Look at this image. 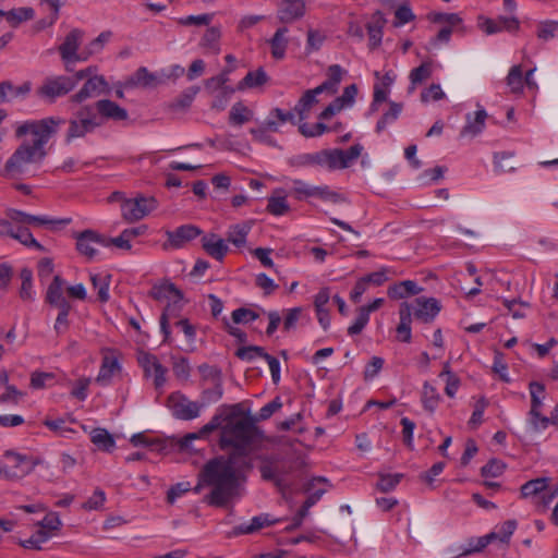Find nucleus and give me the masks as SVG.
<instances>
[{
	"mask_svg": "<svg viewBox=\"0 0 558 558\" xmlns=\"http://www.w3.org/2000/svg\"><path fill=\"white\" fill-rule=\"evenodd\" d=\"M64 121L60 118H45L41 120L25 121L15 129L16 137L31 134L32 143L24 141L7 160L2 175L8 179H20L27 173L32 163H38L47 155L45 145L57 132V128Z\"/></svg>",
	"mask_w": 558,
	"mask_h": 558,
	"instance_id": "f257e3e1",
	"label": "nucleus"
},
{
	"mask_svg": "<svg viewBox=\"0 0 558 558\" xmlns=\"http://www.w3.org/2000/svg\"><path fill=\"white\" fill-rule=\"evenodd\" d=\"M204 486L211 488L205 497L209 505L227 506L235 496L239 486L233 463L223 457L209 460L198 474L195 492L198 493Z\"/></svg>",
	"mask_w": 558,
	"mask_h": 558,
	"instance_id": "f03ea898",
	"label": "nucleus"
},
{
	"mask_svg": "<svg viewBox=\"0 0 558 558\" xmlns=\"http://www.w3.org/2000/svg\"><path fill=\"white\" fill-rule=\"evenodd\" d=\"M362 151V146L356 144L349 149L339 148L323 149L313 154H301L290 158L289 163L292 167H319L327 170H337L348 168L356 160Z\"/></svg>",
	"mask_w": 558,
	"mask_h": 558,
	"instance_id": "7ed1b4c3",
	"label": "nucleus"
},
{
	"mask_svg": "<svg viewBox=\"0 0 558 558\" xmlns=\"http://www.w3.org/2000/svg\"><path fill=\"white\" fill-rule=\"evenodd\" d=\"M220 428L222 447H246L254 440L256 434L255 422L252 417L235 420L233 413L222 416Z\"/></svg>",
	"mask_w": 558,
	"mask_h": 558,
	"instance_id": "20e7f679",
	"label": "nucleus"
},
{
	"mask_svg": "<svg viewBox=\"0 0 558 558\" xmlns=\"http://www.w3.org/2000/svg\"><path fill=\"white\" fill-rule=\"evenodd\" d=\"M64 283L65 280L61 278V276L56 275L51 283L48 286L45 296L46 303L59 311L53 326L57 335L65 332L70 326L68 317L72 310V305L64 295Z\"/></svg>",
	"mask_w": 558,
	"mask_h": 558,
	"instance_id": "39448f33",
	"label": "nucleus"
},
{
	"mask_svg": "<svg viewBox=\"0 0 558 558\" xmlns=\"http://www.w3.org/2000/svg\"><path fill=\"white\" fill-rule=\"evenodd\" d=\"M102 122L98 119L97 113L90 106L80 108L73 118L69 121V130L66 132V142L76 137H83L85 134L93 132L100 126Z\"/></svg>",
	"mask_w": 558,
	"mask_h": 558,
	"instance_id": "423d86ee",
	"label": "nucleus"
},
{
	"mask_svg": "<svg viewBox=\"0 0 558 558\" xmlns=\"http://www.w3.org/2000/svg\"><path fill=\"white\" fill-rule=\"evenodd\" d=\"M514 532V525H507L500 531L490 532L484 536L472 537L465 545L460 546L459 556H466L473 553L481 551L488 544H498L501 546L508 545L512 534Z\"/></svg>",
	"mask_w": 558,
	"mask_h": 558,
	"instance_id": "0eeeda50",
	"label": "nucleus"
},
{
	"mask_svg": "<svg viewBox=\"0 0 558 558\" xmlns=\"http://www.w3.org/2000/svg\"><path fill=\"white\" fill-rule=\"evenodd\" d=\"M167 407L175 418L192 421L201 415L204 404L192 401L182 392L175 391L167 398Z\"/></svg>",
	"mask_w": 558,
	"mask_h": 558,
	"instance_id": "6e6552de",
	"label": "nucleus"
},
{
	"mask_svg": "<svg viewBox=\"0 0 558 558\" xmlns=\"http://www.w3.org/2000/svg\"><path fill=\"white\" fill-rule=\"evenodd\" d=\"M4 458L9 462L4 468V475L8 478H22L41 463L39 458L21 454L12 450L5 451Z\"/></svg>",
	"mask_w": 558,
	"mask_h": 558,
	"instance_id": "1a4fd4ad",
	"label": "nucleus"
},
{
	"mask_svg": "<svg viewBox=\"0 0 558 558\" xmlns=\"http://www.w3.org/2000/svg\"><path fill=\"white\" fill-rule=\"evenodd\" d=\"M29 531L26 533L28 537L19 538L17 543L33 550H41L43 545L50 538L60 534L61 525H26Z\"/></svg>",
	"mask_w": 558,
	"mask_h": 558,
	"instance_id": "9d476101",
	"label": "nucleus"
},
{
	"mask_svg": "<svg viewBox=\"0 0 558 558\" xmlns=\"http://www.w3.org/2000/svg\"><path fill=\"white\" fill-rule=\"evenodd\" d=\"M156 207L157 201L154 197H137L123 201L121 213L126 221L134 222L143 219L150 211L156 209Z\"/></svg>",
	"mask_w": 558,
	"mask_h": 558,
	"instance_id": "9b49d317",
	"label": "nucleus"
},
{
	"mask_svg": "<svg viewBox=\"0 0 558 558\" xmlns=\"http://www.w3.org/2000/svg\"><path fill=\"white\" fill-rule=\"evenodd\" d=\"M202 234V230L193 225H184L173 231H166L167 241L162 244L165 251L183 247L186 243Z\"/></svg>",
	"mask_w": 558,
	"mask_h": 558,
	"instance_id": "f8f14e48",
	"label": "nucleus"
},
{
	"mask_svg": "<svg viewBox=\"0 0 558 558\" xmlns=\"http://www.w3.org/2000/svg\"><path fill=\"white\" fill-rule=\"evenodd\" d=\"M84 33L78 28L72 29L64 38V41L59 47V52L61 58L66 63L72 61H85L87 60V56L77 53L80 45L82 43Z\"/></svg>",
	"mask_w": 558,
	"mask_h": 558,
	"instance_id": "ddd939ff",
	"label": "nucleus"
},
{
	"mask_svg": "<svg viewBox=\"0 0 558 558\" xmlns=\"http://www.w3.org/2000/svg\"><path fill=\"white\" fill-rule=\"evenodd\" d=\"M76 82L74 78L69 76L48 78L39 88L38 94L43 97L54 99L57 97L66 95L74 88Z\"/></svg>",
	"mask_w": 558,
	"mask_h": 558,
	"instance_id": "4468645a",
	"label": "nucleus"
},
{
	"mask_svg": "<svg viewBox=\"0 0 558 558\" xmlns=\"http://www.w3.org/2000/svg\"><path fill=\"white\" fill-rule=\"evenodd\" d=\"M74 236L76 239L77 251L88 259L94 258L97 254V250L92 245L93 243H97L102 246H109V241H107V238L89 229L75 233Z\"/></svg>",
	"mask_w": 558,
	"mask_h": 558,
	"instance_id": "2eb2a0df",
	"label": "nucleus"
},
{
	"mask_svg": "<svg viewBox=\"0 0 558 558\" xmlns=\"http://www.w3.org/2000/svg\"><path fill=\"white\" fill-rule=\"evenodd\" d=\"M305 0H279L277 19L280 23L291 24L305 15Z\"/></svg>",
	"mask_w": 558,
	"mask_h": 558,
	"instance_id": "dca6fc26",
	"label": "nucleus"
},
{
	"mask_svg": "<svg viewBox=\"0 0 558 558\" xmlns=\"http://www.w3.org/2000/svg\"><path fill=\"white\" fill-rule=\"evenodd\" d=\"M108 88V83L101 75L90 76L82 88L71 97L73 102L81 104L89 98H95L104 94Z\"/></svg>",
	"mask_w": 558,
	"mask_h": 558,
	"instance_id": "f3484780",
	"label": "nucleus"
},
{
	"mask_svg": "<svg viewBox=\"0 0 558 558\" xmlns=\"http://www.w3.org/2000/svg\"><path fill=\"white\" fill-rule=\"evenodd\" d=\"M411 306V316L413 315L416 319L428 323L434 319V317L440 311V305L438 301L434 298H417L413 301V303H409Z\"/></svg>",
	"mask_w": 558,
	"mask_h": 558,
	"instance_id": "a211bd4d",
	"label": "nucleus"
},
{
	"mask_svg": "<svg viewBox=\"0 0 558 558\" xmlns=\"http://www.w3.org/2000/svg\"><path fill=\"white\" fill-rule=\"evenodd\" d=\"M520 23L515 17L499 16L498 19H478V27L487 35H493L502 31L515 32Z\"/></svg>",
	"mask_w": 558,
	"mask_h": 558,
	"instance_id": "6ab92c4d",
	"label": "nucleus"
},
{
	"mask_svg": "<svg viewBox=\"0 0 558 558\" xmlns=\"http://www.w3.org/2000/svg\"><path fill=\"white\" fill-rule=\"evenodd\" d=\"M94 110L97 111V117L101 122L102 120L124 121L129 118V113L124 108L109 99L98 100L95 104Z\"/></svg>",
	"mask_w": 558,
	"mask_h": 558,
	"instance_id": "aec40b11",
	"label": "nucleus"
},
{
	"mask_svg": "<svg viewBox=\"0 0 558 558\" xmlns=\"http://www.w3.org/2000/svg\"><path fill=\"white\" fill-rule=\"evenodd\" d=\"M162 83V80L155 73L148 71L147 68H138L133 75L126 78L123 86L125 88L143 87L151 88Z\"/></svg>",
	"mask_w": 558,
	"mask_h": 558,
	"instance_id": "412c9836",
	"label": "nucleus"
},
{
	"mask_svg": "<svg viewBox=\"0 0 558 558\" xmlns=\"http://www.w3.org/2000/svg\"><path fill=\"white\" fill-rule=\"evenodd\" d=\"M146 375H154V385L160 388L166 383L167 368L163 367L156 355L146 353L140 360Z\"/></svg>",
	"mask_w": 558,
	"mask_h": 558,
	"instance_id": "4be33fe9",
	"label": "nucleus"
},
{
	"mask_svg": "<svg viewBox=\"0 0 558 558\" xmlns=\"http://www.w3.org/2000/svg\"><path fill=\"white\" fill-rule=\"evenodd\" d=\"M121 366L113 352L107 350L102 356L101 366L96 377V381L100 385H108L111 381L112 376L120 372Z\"/></svg>",
	"mask_w": 558,
	"mask_h": 558,
	"instance_id": "5701e85b",
	"label": "nucleus"
},
{
	"mask_svg": "<svg viewBox=\"0 0 558 558\" xmlns=\"http://www.w3.org/2000/svg\"><path fill=\"white\" fill-rule=\"evenodd\" d=\"M149 295L157 301H167L168 303L183 301V293L171 282L154 286Z\"/></svg>",
	"mask_w": 558,
	"mask_h": 558,
	"instance_id": "b1692460",
	"label": "nucleus"
},
{
	"mask_svg": "<svg viewBox=\"0 0 558 558\" xmlns=\"http://www.w3.org/2000/svg\"><path fill=\"white\" fill-rule=\"evenodd\" d=\"M199 372L204 379L211 380L214 385L213 391H205V393L210 395L211 400L217 401L222 397V384H221V371L216 366H210L207 364H203L199 366Z\"/></svg>",
	"mask_w": 558,
	"mask_h": 558,
	"instance_id": "393cba45",
	"label": "nucleus"
},
{
	"mask_svg": "<svg viewBox=\"0 0 558 558\" xmlns=\"http://www.w3.org/2000/svg\"><path fill=\"white\" fill-rule=\"evenodd\" d=\"M182 302L168 303L160 316V329L163 335V342L171 343L170 322L180 316Z\"/></svg>",
	"mask_w": 558,
	"mask_h": 558,
	"instance_id": "a878e982",
	"label": "nucleus"
},
{
	"mask_svg": "<svg viewBox=\"0 0 558 558\" xmlns=\"http://www.w3.org/2000/svg\"><path fill=\"white\" fill-rule=\"evenodd\" d=\"M202 246L208 255L217 260H222L228 252V246L225 241L215 233L203 236Z\"/></svg>",
	"mask_w": 558,
	"mask_h": 558,
	"instance_id": "bb28decb",
	"label": "nucleus"
},
{
	"mask_svg": "<svg viewBox=\"0 0 558 558\" xmlns=\"http://www.w3.org/2000/svg\"><path fill=\"white\" fill-rule=\"evenodd\" d=\"M549 477H537L524 483L520 488V495L524 499L539 497L549 487Z\"/></svg>",
	"mask_w": 558,
	"mask_h": 558,
	"instance_id": "cd10ccee",
	"label": "nucleus"
},
{
	"mask_svg": "<svg viewBox=\"0 0 558 558\" xmlns=\"http://www.w3.org/2000/svg\"><path fill=\"white\" fill-rule=\"evenodd\" d=\"M400 323L397 327L398 339L402 342L411 341V306L408 302L400 304Z\"/></svg>",
	"mask_w": 558,
	"mask_h": 558,
	"instance_id": "c85d7f7f",
	"label": "nucleus"
},
{
	"mask_svg": "<svg viewBox=\"0 0 558 558\" xmlns=\"http://www.w3.org/2000/svg\"><path fill=\"white\" fill-rule=\"evenodd\" d=\"M423 289L420 288L416 282L412 280H404L399 283H396L388 288V296L392 300L404 299L409 295H415L420 293Z\"/></svg>",
	"mask_w": 558,
	"mask_h": 558,
	"instance_id": "c756f323",
	"label": "nucleus"
},
{
	"mask_svg": "<svg viewBox=\"0 0 558 558\" xmlns=\"http://www.w3.org/2000/svg\"><path fill=\"white\" fill-rule=\"evenodd\" d=\"M432 74H433V61H430V60L424 61V62H422L421 65L411 70L410 75H409L410 83H411V85L409 87V92L411 93V92L415 90L416 86L424 83L428 78H430Z\"/></svg>",
	"mask_w": 558,
	"mask_h": 558,
	"instance_id": "7c9ffc66",
	"label": "nucleus"
},
{
	"mask_svg": "<svg viewBox=\"0 0 558 558\" xmlns=\"http://www.w3.org/2000/svg\"><path fill=\"white\" fill-rule=\"evenodd\" d=\"M429 20L434 23L439 24L444 22L447 23V25H445L438 31L436 35V40L440 43H448L453 31V14L430 13Z\"/></svg>",
	"mask_w": 558,
	"mask_h": 558,
	"instance_id": "2f4dec72",
	"label": "nucleus"
},
{
	"mask_svg": "<svg viewBox=\"0 0 558 558\" xmlns=\"http://www.w3.org/2000/svg\"><path fill=\"white\" fill-rule=\"evenodd\" d=\"M269 81V76L265 72L263 68L257 69L256 71H250L238 84L239 90H244L246 88H256L265 85Z\"/></svg>",
	"mask_w": 558,
	"mask_h": 558,
	"instance_id": "473e14b6",
	"label": "nucleus"
},
{
	"mask_svg": "<svg viewBox=\"0 0 558 558\" xmlns=\"http://www.w3.org/2000/svg\"><path fill=\"white\" fill-rule=\"evenodd\" d=\"M90 441L102 451L110 452L116 447L113 436L105 428H94L90 432Z\"/></svg>",
	"mask_w": 558,
	"mask_h": 558,
	"instance_id": "72a5a7b5",
	"label": "nucleus"
},
{
	"mask_svg": "<svg viewBox=\"0 0 558 558\" xmlns=\"http://www.w3.org/2000/svg\"><path fill=\"white\" fill-rule=\"evenodd\" d=\"M288 33V28L286 26L279 27L274 34L272 38L269 40L271 47V56L281 60L286 56V50L288 47V39L286 34Z\"/></svg>",
	"mask_w": 558,
	"mask_h": 558,
	"instance_id": "f704fd0d",
	"label": "nucleus"
},
{
	"mask_svg": "<svg viewBox=\"0 0 558 558\" xmlns=\"http://www.w3.org/2000/svg\"><path fill=\"white\" fill-rule=\"evenodd\" d=\"M222 423V415L216 414L211 417V420L205 424L198 433H191L183 437L182 439V446L187 447L190 442L194 439H197L199 437H205L208 434L213 433L214 430L218 429Z\"/></svg>",
	"mask_w": 558,
	"mask_h": 558,
	"instance_id": "c9c22d12",
	"label": "nucleus"
},
{
	"mask_svg": "<svg viewBox=\"0 0 558 558\" xmlns=\"http://www.w3.org/2000/svg\"><path fill=\"white\" fill-rule=\"evenodd\" d=\"M31 92V83L25 82L20 86H14L10 81L0 83V104L8 101V95L14 97L25 96Z\"/></svg>",
	"mask_w": 558,
	"mask_h": 558,
	"instance_id": "e433bc0d",
	"label": "nucleus"
},
{
	"mask_svg": "<svg viewBox=\"0 0 558 558\" xmlns=\"http://www.w3.org/2000/svg\"><path fill=\"white\" fill-rule=\"evenodd\" d=\"M318 94L315 92V89H307L303 96L299 99L298 104L295 105L293 111L299 114V120L303 121L312 107L317 102V96Z\"/></svg>",
	"mask_w": 558,
	"mask_h": 558,
	"instance_id": "4c0bfd02",
	"label": "nucleus"
},
{
	"mask_svg": "<svg viewBox=\"0 0 558 558\" xmlns=\"http://www.w3.org/2000/svg\"><path fill=\"white\" fill-rule=\"evenodd\" d=\"M446 463L444 461L436 462L425 472L420 473L418 480L424 483L428 488H436L439 486L438 476L442 473Z\"/></svg>",
	"mask_w": 558,
	"mask_h": 558,
	"instance_id": "58836bf2",
	"label": "nucleus"
},
{
	"mask_svg": "<svg viewBox=\"0 0 558 558\" xmlns=\"http://www.w3.org/2000/svg\"><path fill=\"white\" fill-rule=\"evenodd\" d=\"M72 222V218H60V219H52L47 216H34L29 215L27 216L26 226H33V227H41L47 226L50 229L54 230L59 226H68Z\"/></svg>",
	"mask_w": 558,
	"mask_h": 558,
	"instance_id": "ea45409f",
	"label": "nucleus"
},
{
	"mask_svg": "<svg viewBox=\"0 0 558 558\" xmlns=\"http://www.w3.org/2000/svg\"><path fill=\"white\" fill-rule=\"evenodd\" d=\"M250 230V222L233 225L229 228V231L227 233V240L238 247L243 246L246 242V236Z\"/></svg>",
	"mask_w": 558,
	"mask_h": 558,
	"instance_id": "a19ab883",
	"label": "nucleus"
},
{
	"mask_svg": "<svg viewBox=\"0 0 558 558\" xmlns=\"http://www.w3.org/2000/svg\"><path fill=\"white\" fill-rule=\"evenodd\" d=\"M494 165L498 172L506 173L515 169L514 153L499 151L494 154Z\"/></svg>",
	"mask_w": 558,
	"mask_h": 558,
	"instance_id": "79ce46f5",
	"label": "nucleus"
},
{
	"mask_svg": "<svg viewBox=\"0 0 558 558\" xmlns=\"http://www.w3.org/2000/svg\"><path fill=\"white\" fill-rule=\"evenodd\" d=\"M35 11L32 8H17L7 11L5 19L12 27H17L21 23L33 20Z\"/></svg>",
	"mask_w": 558,
	"mask_h": 558,
	"instance_id": "37998d69",
	"label": "nucleus"
},
{
	"mask_svg": "<svg viewBox=\"0 0 558 558\" xmlns=\"http://www.w3.org/2000/svg\"><path fill=\"white\" fill-rule=\"evenodd\" d=\"M385 21L378 14L371 23L367 24V34L369 38V48L375 49L381 44L383 27Z\"/></svg>",
	"mask_w": 558,
	"mask_h": 558,
	"instance_id": "c03bdc74",
	"label": "nucleus"
},
{
	"mask_svg": "<svg viewBox=\"0 0 558 558\" xmlns=\"http://www.w3.org/2000/svg\"><path fill=\"white\" fill-rule=\"evenodd\" d=\"M317 186L307 184L302 180H293L290 194L298 201H303L308 197H316Z\"/></svg>",
	"mask_w": 558,
	"mask_h": 558,
	"instance_id": "a18cd8bd",
	"label": "nucleus"
},
{
	"mask_svg": "<svg viewBox=\"0 0 558 558\" xmlns=\"http://www.w3.org/2000/svg\"><path fill=\"white\" fill-rule=\"evenodd\" d=\"M20 279L22 281L21 288L19 291L20 298L25 302H32L34 300L33 295V272L28 268H23L20 271Z\"/></svg>",
	"mask_w": 558,
	"mask_h": 558,
	"instance_id": "49530a36",
	"label": "nucleus"
},
{
	"mask_svg": "<svg viewBox=\"0 0 558 558\" xmlns=\"http://www.w3.org/2000/svg\"><path fill=\"white\" fill-rule=\"evenodd\" d=\"M12 238L27 247H34L40 252L45 251V247L33 236L26 227L20 226L14 229Z\"/></svg>",
	"mask_w": 558,
	"mask_h": 558,
	"instance_id": "de8ad7c7",
	"label": "nucleus"
},
{
	"mask_svg": "<svg viewBox=\"0 0 558 558\" xmlns=\"http://www.w3.org/2000/svg\"><path fill=\"white\" fill-rule=\"evenodd\" d=\"M198 92V86H191L186 88L171 102L170 107L174 110H184L189 108Z\"/></svg>",
	"mask_w": 558,
	"mask_h": 558,
	"instance_id": "09e8293b",
	"label": "nucleus"
},
{
	"mask_svg": "<svg viewBox=\"0 0 558 558\" xmlns=\"http://www.w3.org/2000/svg\"><path fill=\"white\" fill-rule=\"evenodd\" d=\"M251 118L252 111L242 102L234 104L229 113V121L234 125H242L248 122Z\"/></svg>",
	"mask_w": 558,
	"mask_h": 558,
	"instance_id": "8fccbe9b",
	"label": "nucleus"
},
{
	"mask_svg": "<svg viewBox=\"0 0 558 558\" xmlns=\"http://www.w3.org/2000/svg\"><path fill=\"white\" fill-rule=\"evenodd\" d=\"M221 37L220 28L217 26L209 27L206 29L201 45L202 47L208 49L213 53L219 52V39Z\"/></svg>",
	"mask_w": 558,
	"mask_h": 558,
	"instance_id": "3c124183",
	"label": "nucleus"
},
{
	"mask_svg": "<svg viewBox=\"0 0 558 558\" xmlns=\"http://www.w3.org/2000/svg\"><path fill=\"white\" fill-rule=\"evenodd\" d=\"M93 287L98 290V299L105 303L109 300L110 275L95 274L90 276Z\"/></svg>",
	"mask_w": 558,
	"mask_h": 558,
	"instance_id": "603ef678",
	"label": "nucleus"
},
{
	"mask_svg": "<svg viewBox=\"0 0 558 558\" xmlns=\"http://www.w3.org/2000/svg\"><path fill=\"white\" fill-rule=\"evenodd\" d=\"M401 111H402V104L391 101L389 110L387 112H385L383 114V117L378 120V122L376 124V132L377 133L383 132L387 128L388 124L395 122L399 118Z\"/></svg>",
	"mask_w": 558,
	"mask_h": 558,
	"instance_id": "864d4df0",
	"label": "nucleus"
},
{
	"mask_svg": "<svg viewBox=\"0 0 558 558\" xmlns=\"http://www.w3.org/2000/svg\"><path fill=\"white\" fill-rule=\"evenodd\" d=\"M66 421L71 422V423L75 422V420L72 417H69V418L60 417V418H54V420L46 418L44 421V425L47 426L50 430H52L57 435L66 437L68 434L74 433V429L66 425Z\"/></svg>",
	"mask_w": 558,
	"mask_h": 558,
	"instance_id": "5fc2aeb1",
	"label": "nucleus"
},
{
	"mask_svg": "<svg viewBox=\"0 0 558 558\" xmlns=\"http://www.w3.org/2000/svg\"><path fill=\"white\" fill-rule=\"evenodd\" d=\"M233 71L232 68H228L223 70L219 75L215 77H210L205 82L206 89L215 94L216 90H220L222 88H228L227 83L229 81V74Z\"/></svg>",
	"mask_w": 558,
	"mask_h": 558,
	"instance_id": "6e6d98bb",
	"label": "nucleus"
},
{
	"mask_svg": "<svg viewBox=\"0 0 558 558\" xmlns=\"http://www.w3.org/2000/svg\"><path fill=\"white\" fill-rule=\"evenodd\" d=\"M290 210V206L283 195H272L268 198L267 211L274 216H281Z\"/></svg>",
	"mask_w": 558,
	"mask_h": 558,
	"instance_id": "4d7b16f0",
	"label": "nucleus"
},
{
	"mask_svg": "<svg viewBox=\"0 0 558 558\" xmlns=\"http://www.w3.org/2000/svg\"><path fill=\"white\" fill-rule=\"evenodd\" d=\"M439 393L436 388L428 383H425L422 391V402L426 410L434 411L439 402Z\"/></svg>",
	"mask_w": 558,
	"mask_h": 558,
	"instance_id": "13d9d810",
	"label": "nucleus"
},
{
	"mask_svg": "<svg viewBox=\"0 0 558 558\" xmlns=\"http://www.w3.org/2000/svg\"><path fill=\"white\" fill-rule=\"evenodd\" d=\"M507 85L512 93H521L523 90V71L521 65H513L507 76Z\"/></svg>",
	"mask_w": 558,
	"mask_h": 558,
	"instance_id": "bf43d9fd",
	"label": "nucleus"
},
{
	"mask_svg": "<svg viewBox=\"0 0 558 558\" xmlns=\"http://www.w3.org/2000/svg\"><path fill=\"white\" fill-rule=\"evenodd\" d=\"M486 116L487 114H486L485 110H478L476 112L474 122H469L463 128V130L461 131V136L469 135V134L472 136H475L478 133H481L484 128V124H485Z\"/></svg>",
	"mask_w": 558,
	"mask_h": 558,
	"instance_id": "052dcab7",
	"label": "nucleus"
},
{
	"mask_svg": "<svg viewBox=\"0 0 558 558\" xmlns=\"http://www.w3.org/2000/svg\"><path fill=\"white\" fill-rule=\"evenodd\" d=\"M558 32L557 21H543L537 24L536 35L541 40L547 41L555 37Z\"/></svg>",
	"mask_w": 558,
	"mask_h": 558,
	"instance_id": "680f3d73",
	"label": "nucleus"
},
{
	"mask_svg": "<svg viewBox=\"0 0 558 558\" xmlns=\"http://www.w3.org/2000/svg\"><path fill=\"white\" fill-rule=\"evenodd\" d=\"M235 89L233 87L222 88L220 90H216L215 98L211 102V109L222 111L226 109L228 102L230 101L232 95Z\"/></svg>",
	"mask_w": 558,
	"mask_h": 558,
	"instance_id": "e2e57ef3",
	"label": "nucleus"
},
{
	"mask_svg": "<svg viewBox=\"0 0 558 558\" xmlns=\"http://www.w3.org/2000/svg\"><path fill=\"white\" fill-rule=\"evenodd\" d=\"M402 476V474H379L377 488L383 493L391 492L400 483Z\"/></svg>",
	"mask_w": 558,
	"mask_h": 558,
	"instance_id": "0e129e2a",
	"label": "nucleus"
},
{
	"mask_svg": "<svg viewBox=\"0 0 558 558\" xmlns=\"http://www.w3.org/2000/svg\"><path fill=\"white\" fill-rule=\"evenodd\" d=\"M506 469V464L497 459H492L481 469L482 476L484 477H498Z\"/></svg>",
	"mask_w": 558,
	"mask_h": 558,
	"instance_id": "69168bd1",
	"label": "nucleus"
},
{
	"mask_svg": "<svg viewBox=\"0 0 558 558\" xmlns=\"http://www.w3.org/2000/svg\"><path fill=\"white\" fill-rule=\"evenodd\" d=\"M529 389L531 395V409H541L545 393L544 385L537 381H532L529 385Z\"/></svg>",
	"mask_w": 558,
	"mask_h": 558,
	"instance_id": "338daca9",
	"label": "nucleus"
},
{
	"mask_svg": "<svg viewBox=\"0 0 558 558\" xmlns=\"http://www.w3.org/2000/svg\"><path fill=\"white\" fill-rule=\"evenodd\" d=\"M265 354V350L257 345L241 347L235 351L236 357L243 361H252L257 356L264 359Z\"/></svg>",
	"mask_w": 558,
	"mask_h": 558,
	"instance_id": "774afa93",
	"label": "nucleus"
}]
</instances>
